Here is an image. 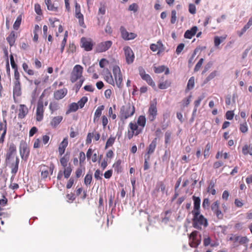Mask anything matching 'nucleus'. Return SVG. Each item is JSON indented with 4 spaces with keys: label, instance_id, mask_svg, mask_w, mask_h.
Returning a JSON list of instances; mask_svg holds the SVG:
<instances>
[{
    "label": "nucleus",
    "instance_id": "40",
    "mask_svg": "<svg viewBox=\"0 0 252 252\" xmlns=\"http://www.w3.org/2000/svg\"><path fill=\"white\" fill-rule=\"evenodd\" d=\"M215 186V182L211 180L209 183L208 187V192H210L212 195H215L216 193V189L214 188Z\"/></svg>",
    "mask_w": 252,
    "mask_h": 252
},
{
    "label": "nucleus",
    "instance_id": "47",
    "mask_svg": "<svg viewBox=\"0 0 252 252\" xmlns=\"http://www.w3.org/2000/svg\"><path fill=\"white\" fill-rule=\"evenodd\" d=\"M92 180V175L87 174L84 178V184L86 185H89L91 184Z\"/></svg>",
    "mask_w": 252,
    "mask_h": 252
},
{
    "label": "nucleus",
    "instance_id": "4",
    "mask_svg": "<svg viewBox=\"0 0 252 252\" xmlns=\"http://www.w3.org/2000/svg\"><path fill=\"white\" fill-rule=\"evenodd\" d=\"M46 91L44 90L40 96L39 99L37 103L36 109L35 118L38 122L41 121L43 119L44 108L43 105V98L45 94Z\"/></svg>",
    "mask_w": 252,
    "mask_h": 252
},
{
    "label": "nucleus",
    "instance_id": "34",
    "mask_svg": "<svg viewBox=\"0 0 252 252\" xmlns=\"http://www.w3.org/2000/svg\"><path fill=\"white\" fill-rule=\"evenodd\" d=\"M104 105H100L98 106L97 109H96L94 114V122L95 121V120L97 118H98L100 117V116L101 115L102 111L104 110Z\"/></svg>",
    "mask_w": 252,
    "mask_h": 252
},
{
    "label": "nucleus",
    "instance_id": "49",
    "mask_svg": "<svg viewBox=\"0 0 252 252\" xmlns=\"http://www.w3.org/2000/svg\"><path fill=\"white\" fill-rule=\"evenodd\" d=\"M10 60L11 67L14 69V71L18 70V66L15 63L14 57L12 54L10 55Z\"/></svg>",
    "mask_w": 252,
    "mask_h": 252
},
{
    "label": "nucleus",
    "instance_id": "10",
    "mask_svg": "<svg viewBox=\"0 0 252 252\" xmlns=\"http://www.w3.org/2000/svg\"><path fill=\"white\" fill-rule=\"evenodd\" d=\"M220 203L218 200L213 203L211 206V210L213 212L214 215L216 216L219 220H221L223 218V214L220 209Z\"/></svg>",
    "mask_w": 252,
    "mask_h": 252
},
{
    "label": "nucleus",
    "instance_id": "31",
    "mask_svg": "<svg viewBox=\"0 0 252 252\" xmlns=\"http://www.w3.org/2000/svg\"><path fill=\"white\" fill-rule=\"evenodd\" d=\"M242 153L244 155H247L249 154L252 155V144L245 145L242 148Z\"/></svg>",
    "mask_w": 252,
    "mask_h": 252
},
{
    "label": "nucleus",
    "instance_id": "23",
    "mask_svg": "<svg viewBox=\"0 0 252 252\" xmlns=\"http://www.w3.org/2000/svg\"><path fill=\"white\" fill-rule=\"evenodd\" d=\"M60 162L63 167H65L67 166L68 162L70 159V154L67 152L65 154H63L62 156H60Z\"/></svg>",
    "mask_w": 252,
    "mask_h": 252
},
{
    "label": "nucleus",
    "instance_id": "64",
    "mask_svg": "<svg viewBox=\"0 0 252 252\" xmlns=\"http://www.w3.org/2000/svg\"><path fill=\"white\" fill-rule=\"evenodd\" d=\"M240 130L243 133H245L248 131V126L246 123L240 124Z\"/></svg>",
    "mask_w": 252,
    "mask_h": 252
},
{
    "label": "nucleus",
    "instance_id": "58",
    "mask_svg": "<svg viewBox=\"0 0 252 252\" xmlns=\"http://www.w3.org/2000/svg\"><path fill=\"white\" fill-rule=\"evenodd\" d=\"M171 135V132L169 131H167L165 133V143L168 144L170 142Z\"/></svg>",
    "mask_w": 252,
    "mask_h": 252
},
{
    "label": "nucleus",
    "instance_id": "13",
    "mask_svg": "<svg viewBox=\"0 0 252 252\" xmlns=\"http://www.w3.org/2000/svg\"><path fill=\"white\" fill-rule=\"evenodd\" d=\"M112 42L108 40L104 42H102L97 44L96 51L98 53H101L108 50L112 46Z\"/></svg>",
    "mask_w": 252,
    "mask_h": 252
},
{
    "label": "nucleus",
    "instance_id": "19",
    "mask_svg": "<svg viewBox=\"0 0 252 252\" xmlns=\"http://www.w3.org/2000/svg\"><path fill=\"white\" fill-rule=\"evenodd\" d=\"M28 113V109L24 104H20L18 109V117L19 119L24 118Z\"/></svg>",
    "mask_w": 252,
    "mask_h": 252
},
{
    "label": "nucleus",
    "instance_id": "57",
    "mask_svg": "<svg viewBox=\"0 0 252 252\" xmlns=\"http://www.w3.org/2000/svg\"><path fill=\"white\" fill-rule=\"evenodd\" d=\"M109 63V62L105 59H102L99 62V66L101 68H104V66Z\"/></svg>",
    "mask_w": 252,
    "mask_h": 252
},
{
    "label": "nucleus",
    "instance_id": "1",
    "mask_svg": "<svg viewBox=\"0 0 252 252\" xmlns=\"http://www.w3.org/2000/svg\"><path fill=\"white\" fill-rule=\"evenodd\" d=\"M113 74L114 77V80L111 74V73L108 68L104 69L103 70V75L104 80L108 84L114 86L115 83L119 88H122L123 84V75L121 71L120 67L118 65H114L112 69Z\"/></svg>",
    "mask_w": 252,
    "mask_h": 252
},
{
    "label": "nucleus",
    "instance_id": "36",
    "mask_svg": "<svg viewBox=\"0 0 252 252\" xmlns=\"http://www.w3.org/2000/svg\"><path fill=\"white\" fill-rule=\"evenodd\" d=\"M75 16L79 20V23L80 26L82 27L85 28L86 26L84 21L83 15L81 13V12L79 13H75Z\"/></svg>",
    "mask_w": 252,
    "mask_h": 252
},
{
    "label": "nucleus",
    "instance_id": "29",
    "mask_svg": "<svg viewBox=\"0 0 252 252\" xmlns=\"http://www.w3.org/2000/svg\"><path fill=\"white\" fill-rule=\"evenodd\" d=\"M157 146V138H155L147 148V153L149 154H153Z\"/></svg>",
    "mask_w": 252,
    "mask_h": 252
},
{
    "label": "nucleus",
    "instance_id": "48",
    "mask_svg": "<svg viewBox=\"0 0 252 252\" xmlns=\"http://www.w3.org/2000/svg\"><path fill=\"white\" fill-rule=\"evenodd\" d=\"M194 86V77H191L189 78L187 84V88L189 90H191L193 89Z\"/></svg>",
    "mask_w": 252,
    "mask_h": 252
},
{
    "label": "nucleus",
    "instance_id": "7",
    "mask_svg": "<svg viewBox=\"0 0 252 252\" xmlns=\"http://www.w3.org/2000/svg\"><path fill=\"white\" fill-rule=\"evenodd\" d=\"M201 236L197 231H192L189 235V245L191 247L196 248L201 243Z\"/></svg>",
    "mask_w": 252,
    "mask_h": 252
},
{
    "label": "nucleus",
    "instance_id": "16",
    "mask_svg": "<svg viewBox=\"0 0 252 252\" xmlns=\"http://www.w3.org/2000/svg\"><path fill=\"white\" fill-rule=\"evenodd\" d=\"M7 130V123L5 120L0 123V132H2L0 137V143H3Z\"/></svg>",
    "mask_w": 252,
    "mask_h": 252
},
{
    "label": "nucleus",
    "instance_id": "53",
    "mask_svg": "<svg viewBox=\"0 0 252 252\" xmlns=\"http://www.w3.org/2000/svg\"><path fill=\"white\" fill-rule=\"evenodd\" d=\"M252 25V16L250 18L248 22L242 28L243 32H246Z\"/></svg>",
    "mask_w": 252,
    "mask_h": 252
},
{
    "label": "nucleus",
    "instance_id": "59",
    "mask_svg": "<svg viewBox=\"0 0 252 252\" xmlns=\"http://www.w3.org/2000/svg\"><path fill=\"white\" fill-rule=\"evenodd\" d=\"M86 159L85 154L83 152H80L79 153V162L81 164L83 163Z\"/></svg>",
    "mask_w": 252,
    "mask_h": 252
},
{
    "label": "nucleus",
    "instance_id": "51",
    "mask_svg": "<svg viewBox=\"0 0 252 252\" xmlns=\"http://www.w3.org/2000/svg\"><path fill=\"white\" fill-rule=\"evenodd\" d=\"M203 61H204V59L203 58H201L199 60V61L196 63V64L195 65V67L194 68V71L195 72H196L200 69V68L201 67L202 64L203 63Z\"/></svg>",
    "mask_w": 252,
    "mask_h": 252
},
{
    "label": "nucleus",
    "instance_id": "41",
    "mask_svg": "<svg viewBox=\"0 0 252 252\" xmlns=\"http://www.w3.org/2000/svg\"><path fill=\"white\" fill-rule=\"evenodd\" d=\"M142 79L145 80L149 85L152 86H155V83L153 82L152 79L149 74H146V75H144V76L142 77Z\"/></svg>",
    "mask_w": 252,
    "mask_h": 252
},
{
    "label": "nucleus",
    "instance_id": "32",
    "mask_svg": "<svg viewBox=\"0 0 252 252\" xmlns=\"http://www.w3.org/2000/svg\"><path fill=\"white\" fill-rule=\"evenodd\" d=\"M122 161L121 159L117 160L113 164V167L114 168V171L117 173H120L122 172V167L121 166Z\"/></svg>",
    "mask_w": 252,
    "mask_h": 252
},
{
    "label": "nucleus",
    "instance_id": "12",
    "mask_svg": "<svg viewBox=\"0 0 252 252\" xmlns=\"http://www.w3.org/2000/svg\"><path fill=\"white\" fill-rule=\"evenodd\" d=\"M120 32L122 38L125 40H129L136 37L137 34L133 32H128L125 27L122 26L120 28Z\"/></svg>",
    "mask_w": 252,
    "mask_h": 252
},
{
    "label": "nucleus",
    "instance_id": "21",
    "mask_svg": "<svg viewBox=\"0 0 252 252\" xmlns=\"http://www.w3.org/2000/svg\"><path fill=\"white\" fill-rule=\"evenodd\" d=\"M67 93V90L66 88L57 90L54 93V97L57 100L61 99L66 95Z\"/></svg>",
    "mask_w": 252,
    "mask_h": 252
},
{
    "label": "nucleus",
    "instance_id": "60",
    "mask_svg": "<svg viewBox=\"0 0 252 252\" xmlns=\"http://www.w3.org/2000/svg\"><path fill=\"white\" fill-rule=\"evenodd\" d=\"M14 79H15V81H14V82H20V73H19L18 70H14Z\"/></svg>",
    "mask_w": 252,
    "mask_h": 252
},
{
    "label": "nucleus",
    "instance_id": "2",
    "mask_svg": "<svg viewBox=\"0 0 252 252\" xmlns=\"http://www.w3.org/2000/svg\"><path fill=\"white\" fill-rule=\"evenodd\" d=\"M193 218L192 219V226L198 230L202 229V226L206 227L208 225L207 220L200 214V212H193Z\"/></svg>",
    "mask_w": 252,
    "mask_h": 252
},
{
    "label": "nucleus",
    "instance_id": "18",
    "mask_svg": "<svg viewBox=\"0 0 252 252\" xmlns=\"http://www.w3.org/2000/svg\"><path fill=\"white\" fill-rule=\"evenodd\" d=\"M171 84V82L167 78L165 79V76L162 75L158 82V89H166L168 88Z\"/></svg>",
    "mask_w": 252,
    "mask_h": 252
},
{
    "label": "nucleus",
    "instance_id": "33",
    "mask_svg": "<svg viewBox=\"0 0 252 252\" xmlns=\"http://www.w3.org/2000/svg\"><path fill=\"white\" fill-rule=\"evenodd\" d=\"M44 1L48 10L55 12L57 11L58 7L52 3L51 0H44Z\"/></svg>",
    "mask_w": 252,
    "mask_h": 252
},
{
    "label": "nucleus",
    "instance_id": "30",
    "mask_svg": "<svg viewBox=\"0 0 252 252\" xmlns=\"http://www.w3.org/2000/svg\"><path fill=\"white\" fill-rule=\"evenodd\" d=\"M20 153L22 157H23L24 155L26 156H28L29 154V150L27 147V144L24 143L20 145Z\"/></svg>",
    "mask_w": 252,
    "mask_h": 252
},
{
    "label": "nucleus",
    "instance_id": "56",
    "mask_svg": "<svg viewBox=\"0 0 252 252\" xmlns=\"http://www.w3.org/2000/svg\"><path fill=\"white\" fill-rule=\"evenodd\" d=\"M138 5L135 3H133L129 6L128 10L132 11L135 12L138 10Z\"/></svg>",
    "mask_w": 252,
    "mask_h": 252
},
{
    "label": "nucleus",
    "instance_id": "5",
    "mask_svg": "<svg viewBox=\"0 0 252 252\" xmlns=\"http://www.w3.org/2000/svg\"><path fill=\"white\" fill-rule=\"evenodd\" d=\"M142 132L143 130L136 125L135 122H131L128 124L126 136L130 140L134 136H136Z\"/></svg>",
    "mask_w": 252,
    "mask_h": 252
},
{
    "label": "nucleus",
    "instance_id": "15",
    "mask_svg": "<svg viewBox=\"0 0 252 252\" xmlns=\"http://www.w3.org/2000/svg\"><path fill=\"white\" fill-rule=\"evenodd\" d=\"M22 94V88L21 82H14L13 89V97L15 101V97H18Z\"/></svg>",
    "mask_w": 252,
    "mask_h": 252
},
{
    "label": "nucleus",
    "instance_id": "3",
    "mask_svg": "<svg viewBox=\"0 0 252 252\" xmlns=\"http://www.w3.org/2000/svg\"><path fill=\"white\" fill-rule=\"evenodd\" d=\"M135 112V108L133 104L128 103L123 106L120 112V118L121 120H126L132 117Z\"/></svg>",
    "mask_w": 252,
    "mask_h": 252
},
{
    "label": "nucleus",
    "instance_id": "25",
    "mask_svg": "<svg viewBox=\"0 0 252 252\" xmlns=\"http://www.w3.org/2000/svg\"><path fill=\"white\" fill-rule=\"evenodd\" d=\"M198 28L196 26H193L190 30L186 31L184 34L185 38L191 39L195 34Z\"/></svg>",
    "mask_w": 252,
    "mask_h": 252
},
{
    "label": "nucleus",
    "instance_id": "52",
    "mask_svg": "<svg viewBox=\"0 0 252 252\" xmlns=\"http://www.w3.org/2000/svg\"><path fill=\"white\" fill-rule=\"evenodd\" d=\"M34 10L37 14L39 15H42V10L41 9V6L39 4L35 3L34 4Z\"/></svg>",
    "mask_w": 252,
    "mask_h": 252
},
{
    "label": "nucleus",
    "instance_id": "11",
    "mask_svg": "<svg viewBox=\"0 0 252 252\" xmlns=\"http://www.w3.org/2000/svg\"><path fill=\"white\" fill-rule=\"evenodd\" d=\"M54 168V166L53 164L51 165L49 167L44 164L41 165L40 166V170L42 179H45L47 178L49 176V173L50 175H52Z\"/></svg>",
    "mask_w": 252,
    "mask_h": 252
},
{
    "label": "nucleus",
    "instance_id": "38",
    "mask_svg": "<svg viewBox=\"0 0 252 252\" xmlns=\"http://www.w3.org/2000/svg\"><path fill=\"white\" fill-rule=\"evenodd\" d=\"M64 170L63 171V176L65 178H68L70 176L72 169L70 166H66L65 167H63Z\"/></svg>",
    "mask_w": 252,
    "mask_h": 252
},
{
    "label": "nucleus",
    "instance_id": "22",
    "mask_svg": "<svg viewBox=\"0 0 252 252\" xmlns=\"http://www.w3.org/2000/svg\"><path fill=\"white\" fill-rule=\"evenodd\" d=\"M16 146L13 143L10 144L5 155L6 160H9L12 156L16 153Z\"/></svg>",
    "mask_w": 252,
    "mask_h": 252
},
{
    "label": "nucleus",
    "instance_id": "14",
    "mask_svg": "<svg viewBox=\"0 0 252 252\" xmlns=\"http://www.w3.org/2000/svg\"><path fill=\"white\" fill-rule=\"evenodd\" d=\"M81 47L86 51H90L92 50L93 43L90 38L82 37L81 39Z\"/></svg>",
    "mask_w": 252,
    "mask_h": 252
},
{
    "label": "nucleus",
    "instance_id": "54",
    "mask_svg": "<svg viewBox=\"0 0 252 252\" xmlns=\"http://www.w3.org/2000/svg\"><path fill=\"white\" fill-rule=\"evenodd\" d=\"M210 205L209 199L207 198H204L202 203V207L204 209H208Z\"/></svg>",
    "mask_w": 252,
    "mask_h": 252
},
{
    "label": "nucleus",
    "instance_id": "28",
    "mask_svg": "<svg viewBox=\"0 0 252 252\" xmlns=\"http://www.w3.org/2000/svg\"><path fill=\"white\" fill-rule=\"evenodd\" d=\"M22 68L24 71L29 75L32 76L36 74L37 72L35 71L32 69L29 68L28 64L26 63H23L22 64Z\"/></svg>",
    "mask_w": 252,
    "mask_h": 252
},
{
    "label": "nucleus",
    "instance_id": "43",
    "mask_svg": "<svg viewBox=\"0 0 252 252\" xmlns=\"http://www.w3.org/2000/svg\"><path fill=\"white\" fill-rule=\"evenodd\" d=\"M226 37L215 36L214 38V44L216 47H218L221 42L225 39Z\"/></svg>",
    "mask_w": 252,
    "mask_h": 252
},
{
    "label": "nucleus",
    "instance_id": "55",
    "mask_svg": "<svg viewBox=\"0 0 252 252\" xmlns=\"http://www.w3.org/2000/svg\"><path fill=\"white\" fill-rule=\"evenodd\" d=\"M176 11L175 10H172L171 11V23L172 24H174L177 19L176 17Z\"/></svg>",
    "mask_w": 252,
    "mask_h": 252
},
{
    "label": "nucleus",
    "instance_id": "9",
    "mask_svg": "<svg viewBox=\"0 0 252 252\" xmlns=\"http://www.w3.org/2000/svg\"><path fill=\"white\" fill-rule=\"evenodd\" d=\"M123 50L124 51L126 63L128 64H131L133 62L135 58L134 54L133 51L130 47L127 46H125L123 48Z\"/></svg>",
    "mask_w": 252,
    "mask_h": 252
},
{
    "label": "nucleus",
    "instance_id": "44",
    "mask_svg": "<svg viewBox=\"0 0 252 252\" xmlns=\"http://www.w3.org/2000/svg\"><path fill=\"white\" fill-rule=\"evenodd\" d=\"M87 101L88 98L86 96L82 97L77 103L78 105V108H83L84 106L85 103L87 102Z\"/></svg>",
    "mask_w": 252,
    "mask_h": 252
},
{
    "label": "nucleus",
    "instance_id": "20",
    "mask_svg": "<svg viewBox=\"0 0 252 252\" xmlns=\"http://www.w3.org/2000/svg\"><path fill=\"white\" fill-rule=\"evenodd\" d=\"M192 199L193 201V210L191 211V213L193 212H200L201 199L200 197L193 195L192 196Z\"/></svg>",
    "mask_w": 252,
    "mask_h": 252
},
{
    "label": "nucleus",
    "instance_id": "42",
    "mask_svg": "<svg viewBox=\"0 0 252 252\" xmlns=\"http://www.w3.org/2000/svg\"><path fill=\"white\" fill-rule=\"evenodd\" d=\"M21 21H22V16L21 15H19L17 17L15 22H14V24H13V29L15 30H17L21 24Z\"/></svg>",
    "mask_w": 252,
    "mask_h": 252
},
{
    "label": "nucleus",
    "instance_id": "63",
    "mask_svg": "<svg viewBox=\"0 0 252 252\" xmlns=\"http://www.w3.org/2000/svg\"><path fill=\"white\" fill-rule=\"evenodd\" d=\"M217 75V71H214L211 72L209 76L206 78V82H208L213 79Z\"/></svg>",
    "mask_w": 252,
    "mask_h": 252
},
{
    "label": "nucleus",
    "instance_id": "6",
    "mask_svg": "<svg viewBox=\"0 0 252 252\" xmlns=\"http://www.w3.org/2000/svg\"><path fill=\"white\" fill-rule=\"evenodd\" d=\"M83 71V67L79 65H75L72 69L70 74V81L72 83H74L77 80L80 79L82 77V73Z\"/></svg>",
    "mask_w": 252,
    "mask_h": 252
},
{
    "label": "nucleus",
    "instance_id": "24",
    "mask_svg": "<svg viewBox=\"0 0 252 252\" xmlns=\"http://www.w3.org/2000/svg\"><path fill=\"white\" fill-rule=\"evenodd\" d=\"M63 117L62 116H58L54 117L51 119L50 125L53 128H56L57 126L61 123L63 121Z\"/></svg>",
    "mask_w": 252,
    "mask_h": 252
},
{
    "label": "nucleus",
    "instance_id": "46",
    "mask_svg": "<svg viewBox=\"0 0 252 252\" xmlns=\"http://www.w3.org/2000/svg\"><path fill=\"white\" fill-rule=\"evenodd\" d=\"M115 141V137H110L107 140L105 146V149H106L108 147H111L113 145L114 142Z\"/></svg>",
    "mask_w": 252,
    "mask_h": 252
},
{
    "label": "nucleus",
    "instance_id": "62",
    "mask_svg": "<svg viewBox=\"0 0 252 252\" xmlns=\"http://www.w3.org/2000/svg\"><path fill=\"white\" fill-rule=\"evenodd\" d=\"M234 113L232 111H228L225 114L226 119L229 120H231L233 118Z\"/></svg>",
    "mask_w": 252,
    "mask_h": 252
},
{
    "label": "nucleus",
    "instance_id": "37",
    "mask_svg": "<svg viewBox=\"0 0 252 252\" xmlns=\"http://www.w3.org/2000/svg\"><path fill=\"white\" fill-rule=\"evenodd\" d=\"M78 104L75 102L71 103L69 105L68 109L66 112V114H68L72 112H75L78 109Z\"/></svg>",
    "mask_w": 252,
    "mask_h": 252
},
{
    "label": "nucleus",
    "instance_id": "17",
    "mask_svg": "<svg viewBox=\"0 0 252 252\" xmlns=\"http://www.w3.org/2000/svg\"><path fill=\"white\" fill-rule=\"evenodd\" d=\"M68 143V138L65 137L63 140L60 143L58 147V152L60 156H62L64 154L66 148L67 147Z\"/></svg>",
    "mask_w": 252,
    "mask_h": 252
},
{
    "label": "nucleus",
    "instance_id": "27",
    "mask_svg": "<svg viewBox=\"0 0 252 252\" xmlns=\"http://www.w3.org/2000/svg\"><path fill=\"white\" fill-rule=\"evenodd\" d=\"M17 36L16 35V33L14 31L11 32L10 34L8 35V36L6 37V40L9 43L10 47L14 45Z\"/></svg>",
    "mask_w": 252,
    "mask_h": 252
},
{
    "label": "nucleus",
    "instance_id": "39",
    "mask_svg": "<svg viewBox=\"0 0 252 252\" xmlns=\"http://www.w3.org/2000/svg\"><path fill=\"white\" fill-rule=\"evenodd\" d=\"M19 159L18 158H16L15 163H13L11 165V172L14 174H16L18 170Z\"/></svg>",
    "mask_w": 252,
    "mask_h": 252
},
{
    "label": "nucleus",
    "instance_id": "45",
    "mask_svg": "<svg viewBox=\"0 0 252 252\" xmlns=\"http://www.w3.org/2000/svg\"><path fill=\"white\" fill-rule=\"evenodd\" d=\"M164 71L165 75H168L169 73L168 67L165 65L158 66V73H162Z\"/></svg>",
    "mask_w": 252,
    "mask_h": 252
},
{
    "label": "nucleus",
    "instance_id": "61",
    "mask_svg": "<svg viewBox=\"0 0 252 252\" xmlns=\"http://www.w3.org/2000/svg\"><path fill=\"white\" fill-rule=\"evenodd\" d=\"M185 47V45L184 43H180L179 44L178 46L177 47L176 50V53L179 55L180 54L182 50H183L184 48Z\"/></svg>",
    "mask_w": 252,
    "mask_h": 252
},
{
    "label": "nucleus",
    "instance_id": "50",
    "mask_svg": "<svg viewBox=\"0 0 252 252\" xmlns=\"http://www.w3.org/2000/svg\"><path fill=\"white\" fill-rule=\"evenodd\" d=\"M106 11V5L104 3H100V7L98 9V14L104 15Z\"/></svg>",
    "mask_w": 252,
    "mask_h": 252
},
{
    "label": "nucleus",
    "instance_id": "8",
    "mask_svg": "<svg viewBox=\"0 0 252 252\" xmlns=\"http://www.w3.org/2000/svg\"><path fill=\"white\" fill-rule=\"evenodd\" d=\"M157 115V101L155 99L150 103L148 112V118L150 121H153L156 118Z\"/></svg>",
    "mask_w": 252,
    "mask_h": 252
},
{
    "label": "nucleus",
    "instance_id": "26",
    "mask_svg": "<svg viewBox=\"0 0 252 252\" xmlns=\"http://www.w3.org/2000/svg\"><path fill=\"white\" fill-rule=\"evenodd\" d=\"M135 124L140 129L143 130L146 124V119L145 116L140 115L138 117L137 120L135 122Z\"/></svg>",
    "mask_w": 252,
    "mask_h": 252
},
{
    "label": "nucleus",
    "instance_id": "35",
    "mask_svg": "<svg viewBox=\"0 0 252 252\" xmlns=\"http://www.w3.org/2000/svg\"><path fill=\"white\" fill-rule=\"evenodd\" d=\"M49 108L51 113H53L59 109V103L56 101L51 102L49 104Z\"/></svg>",
    "mask_w": 252,
    "mask_h": 252
}]
</instances>
